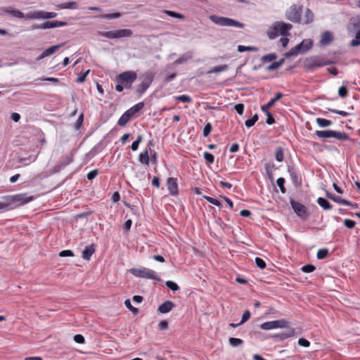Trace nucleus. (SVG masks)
Returning <instances> with one entry per match:
<instances>
[{"label":"nucleus","mask_w":360,"mask_h":360,"mask_svg":"<svg viewBox=\"0 0 360 360\" xmlns=\"http://www.w3.org/2000/svg\"><path fill=\"white\" fill-rule=\"evenodd\" d=\"M292 28L291 24L282 21L276 22L268 29L267 36L271 39L276 38L278 35L286 36Z\"/></svg>","instance_id":"nucleus-1"},{"label":"nucleus","mask_w":360,"mask_h":360,"mask_svg":"<svg viewBox=\"0 0 360 360\" xmlns=\"http://www.w3.org/2000/svg\"><path fill=\"white\" fill-rule=\"evenodd\" d=\"M332 63L333 61L330 60H326L321 56H314L306 58L303 61V66L308 70H313Z\"/></svg>","instance_id":"nucleus-2"},{"label":"nucleus","mask_w":360,"mask_h":360,"mask_svg":"<svg viewBox=\"0 0 360 360\" xmlns=\"http://www.w3.org/2000/svg\"><path fill=\"white\" fill-rule=\"evenodd\" d=\"M210 19L212 22L220 26L236 27L240 28H242L244 26L243 23L226 17H221L216 15H212L210 16Z\"/></svg>","instance_id":"nucleus-3"},{"label":"nucleus","mask_w":360,"mask_h":360,"mask_svg":"<svg viewBox=\"0 0 360 360\" xmlns=\"http://www.w3.org/2000/svg\"><path fill=\"white\" fill-rule=\"evenodd\" d=\"M133 32L130 29H121L117 30L98 32V35L106 37L108 39H119L122 37H129L132 35Z\"/></svg>","instance_id":"nucleus-4"},{"label":"nucleus","mask_w":360,"mask_h":360,"mask_svg":"<svg viewBox=\"0 0 360 360\" xmlns=\"http://www.w3.org/2000/svg\"><path fill=\"white\" fill-rule=\"evenodd\" d=\"M302 6L297 5L291 6L285 13L286 18L295 23H302Z\"/></svg>","instance_id":"nucleus-5"},{"label":"nucleus","mask_w":360,"mask_h":360,"mask_svg":"<svg viewBox=\"0 0 360 360\" xmlns=\"http://www.w3.org/2000/svg\"><path fill=\"white\" fill-rule=\"evenodd\" d=\"M313 45L312 41L311 39H304L300 44L295 46L294 48L291 49L288 52H287L285 56L288 58L292 56H297L300 53H304L309 50Z\"/></svg>","instance_id":"nucleus-6"},{"label":"nucleus","mask_w":360,"mask_h":360,"mask_svg":"<svg viewBox=\"0 0 360 360\" xmlns=\"http://www.w3.org/2000/svg\"><path fill=\"white\" fill-rule=\"evenodd\" d=\"M130 272L135 276L139 278H143L147 279H153L155 281H159L160 277L157 275V274L152 269L147 268L142 269H130Z\"/></svg>","instance_id":"nucleus-7"},{"label":"nucleus","mask_w":360,"mask_h":360,"mask_svg":"<svg viewBox=\"0 0 360 360\" xmlns=\"http://www.w3.org/2000/svg\"><path fill=\"white\" fill-rule=\"evenodd\" d=\"M154 78V75L153 72L148 71L143 73L141 77V84L137 86V92L139 94L142 95L145 91L147 90V89L150 86Z\"/></svg>","instance_id":"nucleus-8"},{"label":"nucleus","mask_w":360,"mask_h":360,"mask_svg":"<svg viewBox=\"0 0 360 360\" xmlns=\"http://www.w3.org/2000/svg\"><path fill=\"white\" fill-rule=\"evenodd\" d=\"M136 73L134 72H124L120 74L117 77V82L122 83L125 88H130L136 79Z\"/></svg>","instance_id":"nucleus-9"},{"label":"nucleus","mask_w":360,"mask_h":360,"mask_svg":"<svg viewBox=\"0 0 360 360\" xmlns=\"http://www.w3.org/2000/svg\"><path fill=\"white\" fill-rule=\"evenodd\" d=\"M288 322L285 319L276 320L272 321H267L261 324L260 328L262 330H268L275 328H288Z\"/></svg>","instance_id":"nucleus-10"},{"label":"nucleus","mask_w":360,"mask_h":360,"mask_svg":"<svg viewBox=\"0 0 360 360\" xmlns=\"http://www.w3.org/2000/svg\"><path fill=\"white\" fill-rule=\"evenodd\" d=\"M11 200L18 205H23L33 200V197L27 196L26 193H20L9 197Z\"/></svg>","instance_id":"nucleus-11"},{"label":"nucleus","mask_w":360,"mask_h":360,"mask_svg":"<svg viewBox=\"0 0 360 360\" xmlns=\"http://www.w3.org/2000/svg\"><path fill=\"white\" fill-rule=\"evenodd\" d=\"M68 23L66 22L62 21H47L41 24V25H36L33 27V29H50L55 28L58 27H63L67 25Z\"/></svg>","instance_id":"nucleus-12"},{"label":"nucleus","mask_w":360,"mask_h":360,"mask_svg":"<svg viewBox=\"0 0 360 360\" xmlns=\"http://www.w3.org/2000/svg\"><path fill=\"white\" fill-rule=\"evenodd\" d=\"M290 204L294 210L295 212L300 217H304L307 216V208L305 206L302 205L300 202H297L293 200H290Z\"/></svg>","instance_id":"nucleus-13"},{"label":"nucleus","mask_w":360,"mask_h":360,"mask_svg":"<svg viewBox=\"0 0 360 360\" xmlns=\"http://www.w3.org/2000/svg\"><path fill=\"white\" fill-rule=\"evenodd\" d=\"M167 187L172 195H176L179 193L176 179L169 177L167 180Z\"/></svg>","instance_id":"nucleus-14"},{"label":"nucleus","mask_w":360,"mask_h":360,"mask_svg":"<svg viewBox=\"0 0 360 360\" xmlns=\"http://www.w3.org/2000/svg\"><path fill=\"white\" fill-rule=\"evenodd\" d=\"M1 10L5 14H8L14 18L22 19L25 18V14L19 10H15L11 7H4Z\"/></svg>","instance_id":"nucleus-15"},{"label":"nucleus","mask_w":360,"mask_h":360,"mask_svg":"<svg viewBox=\"0 0 360 360\" xmlns=\"http://www.w3.org/2000/svg\"><path fill=\"white\" fill-rule=\"evenodd\" d=\"M73 161V155H68L66 156H64L61 158L59 163L56 166V171H60L63 169H64L67 165L72 163Z\"/></svg>","instance_id":"nucleus-16"},{"label":"nucleus","mask_w":360,"mask_h":360,"mask_svg":"<svg viewBox=\"0 0 360 360\" xmlns=\"http://www.w3.org/2000/svg\"><path fill=\"white\" fill-rule=\"evenodd\" d=\"M44 11H32L25 15V20L44 19Z\"/></svg>","instance_id":"nucleus-17"},{"label":"nucleus","mask_w":360,"mask_h":360,"mask_svg":"<svg viewBox=\"0 0 360 360\" xmlns=\"http://www.w3.org/2000/svg\"><path fill=\"white\" fill-rule=\"evenodd\" d=\"M333 40V37L332 33L329 31H326L322 33L319 43L321 45L326 46L330 44Z\"/></svg>","instance_id":"nucleus-18"},{"label":"nucleus","mask_w":360,"mask_h":360,"mask_svg":"<svg viewBox=\"0 0 360 360\" xmlns=\"http://www.w3.org/2000/svg\"><path fill=\"white\" fill-rule=\"evenodd\" d=\"M174 307V304L172 301H166L159 306L158 311L162 314H166L169 312Z\"/></svg>","instance_id":"nucleus-19"},{"label":"nucleus","mask_w":360,"mask_h":360,"mask_svg":"<svg viewBox=\"0 0 360 360\" xmlns=\"http://www.w3.org/2000/svg\"><path fill=\"white\" fill-rule=\"evenodd\" d=\"M94 252L95 248L94 244L86 246L84 250L82 251V257L85 260H89Z\"/></svg>","instance_id":"nucleus-20"},{"label":"nucleus","mask_w":360,"mask_h":360,"mask_svg":"<svg viewBox=\"0 0 360 360\" xmlns=\"http://www.w3.org/2000/svg\"><path fill=\"white\" fill-rule=\"evenodd\" d=\"M283 97V94L281 93V92H278L276 94V96H274V98L271 99L268 103L266 105H264L262 106V111H266L269 110V108H270L271 107H272L275 102H276L277 101H278L280 98H281Z\"/></svg>","instance_id":"nucleus-21"},{"label":"nucleus","mask_w":360,"mask_h":360,"mask_svg":"<svg viewBox=\"0 0 360 360\" xmlns=\"http://www.w3.org/2000/svg\"><path fill=\"white\" fill-rule=\"evenodd\" d=\"M295 335V330L292 328H288L285 332L280 333L275 335V338L279 340H285L288 338L292 337Z\"/></svg>","instance_id":"nucleus-22"},{"label":"nucleus","mask_w":360,"mask_h":360,"mask_svg":"<svg viewBox=\"0 0 360 360\" xmlns=\"http://www.w3.org/2000/svg\"><path fill=\"white\" fill-rule=\"evenodd\" d=\"M133 117V115L129 112V110H127L119 119L118 125L123 127L127 124V123L130 120V119Z\"/></svg>","instance_id":"nucleus-23"},{"label":"nucleus","mask_w":360,"mask_h":360,"mask_svg":"<svg viewBox=\"0 0 360 360\" xmlns=\"http://www.w3.org/2000/svg\"><path fill=\"white\" fill-rule=\"evenodd\" d=\"M331 138H335L339 141H346L349 139V136L345 132L332 130Z\"/></svg>","instance_id":"nucleus-24"},{"label":"nucleus","mask_w":360,"mask_h":360,"mask_svg":"<svg viewBox=\"0 0 360 360\" xmlns=\"http://www.w3.org/2000/svg\"><path fill=\"white\" fill-rule=\"evenodd\" d=\"M58 7L60 9H77L79 8V5L76 1H71L59 4Z\"/></svg>","instance_id":"nucleus-25"},{"label":"nucleus","mask_w":360,"mask_h":360,"mask_svg":"<svg viewBox=\"0 0 360 360\" xmlns=\"http://www.w3.org/2000/svg\"><path fill=\"white\" fill-rule=\"evenodd\" d=\"M314 20V13L309 10L307 9L305 12L304 17L303 20H302V24H309L311 22Z\"/></svg>","instance_id":"nucleus-26"},{"label":"nucleus","mask_w":360,"mask_h":360,"mask_svg":"<svg viewBox=\"0 0 360 360\" xmlns=\"http://www.w3.org/2000/svg\"><path fill=\"white\" fill-rule=\"evenodd\" d=\"M288 171L290 174V178L292 179V181L293 182L294 184L297 185L299 184V178H298V176L296 173V171L295 169L292 167H288Z\"/></svg>","instance_id":"nucleus-27"},{"label":"nucleus","mask_w":360,"mask_h":360,"mask_svg":"<svg viewBox=\"0 0 360 360\" xmlns=\"http://www.w3.org/2000/svg\"><path fill=\"white\" fill-rule=\"evenodd\" d=\"M317 203L323 209L326 210H330L332 208V206L330 205V202L326 200L323 198H319L317 199Z\"/></svg>","instance_id":"nucleus-28"},{"label":"nucleus","mask_w":360,"mask_h":360,"mask_svg":"<svg viewBox=\"0 0 360 360\" xmlns=\"http://www.w3.org/2000/svg\"><path fill=\"white\" fill-rule=\"evenodd\" d=\"M139 160L141 163L148 165L149 164V155L148 150L141 152L139 155Z\"/></svg>","instance_id":"nucleus-29"},{"label":"nucleus","mask_w":360,"mask_h":360,"mask_svg":"<svg viewBox=\"0 0 360 360\" xmlns=\"http://www.w3.org/2000/svg\"><path fill=\"white\" fill-rule=\"evenodd\" d=\"M316 122L320 127H326L332 124V121L324 118L318 117L316 119Z\"/></svg>","instance_id":"nucleus-30"},{"label":"nucleus","mask_w":360,"mask_h":360,"mask_svg":"<svg viewBox=\"0 0 360 360\" xmlns=\"http://www.w3.org/2000/svg\"><path fill=\"white\" fill-rule=\"evenodd\" d=\"M62 45L63 44H58V45L51 46V47L46 49L43 52H44V55L46 56V57L49 56L53 54L57 50H58L62 46Z\"/></svg>","instance_id":"nucleus-31"},{"label":"nucleus","mask_w":360,"mask_h":360,"mask_svg":"<svg viewBox=\"0 0 360 360\" xmlns=\"http://www.w3.org/2000/svg\"><path fill=\"white\" fill-rule=\"evenodd\" d=\"M229 68L227 65H223L219 66H216L213 69L209 70L207 72V74H212V73H218L220 72L226 71Z\"/></svg>","instance_id":"nucleus-32"},{"label":"nucleus","mask_w":360,"mask_h":360,"mask_svg":"<svg viewBox=\"0 0 360 360\" xmlns=\"http://www.w3.org/2000/svg\"><path fill=\"white\" fill-rule=\"evenodd\" d=\"M331 131L332 130L316 131V135L318 137L323 139L331 138Z\"/></svg>","instance_id":"nucleus-33"},{"label":"nucleus","mask_w":360,"mask_h":360,"mask_svg":"<svg viewBox=\"0 0 360 360\" xmlns=\"http://www.w3.org/2000/svg\"><path fill=\"white\" fill-rule=\"evenodd\" d=\"M192 58V53H187L183 56H181V57H179L176 61H175V63L176 64H181V63H184L185 62H186L187 60H188L189 59H191Z\"/></svg>","instance_id":"nucleus-34"},{"label":"nucleus","mask_w":360,"mask_h":360,"mask_svg":"<svg viewBox=\"0 0 360 360\" xmlns=\"http://www.w3.org/2000/svg\"><path fill=\"white\" fill-rule=\"evenodd\" d=\"M237 50L238 52H244V51H257L258 48L255 46H245L243 45L238 46Z\"/></svg>","instance_id":"nucleus-35"},{"label":"nucleus","mask_w":360,"mask_h":360,"mask_svg":"<svg viewBox=\"0 0 360 360\" xmlns=\"http://www.w3.org/2000/svg\"><path fill=\"white\" fill-rule=\"evenodd\" d=\"M144 106V103L143 102H140L133 107H131L130 109H129V112L133 115V116L138 112L139 110H141Z\"/></svg>","instance_id":"nucleus-36"},{"label":"nucleus","mask_w":360,"mask_h":360,"mask_svg":"<svg viewBox=\"0 0 360 360\" xmlns=\"http://www.w3.org/2000/svg\"><path fill=\"white\" fill-rule=\"evenodd\" d=\"M352 30L349 28V32H356L360 30V18L354 19L352 22Z\"/></svg>","instance_id":"nucleus-37"},{"label":"nucleus","mask_w":360,"mask_h":360,"mask_svg":"<svg viewBox=\"0 0 360 360\" xmlns=\"http://www.w3.org/2000/svg\"><path fill=\"white\" fill-rule=\"evenodd\" d=\"M277 58V56L275 53H269L264 55L262 57L261 60L264 63L271 62L275 60Z\"/></svg>","instance_id":"nucleus-38"},{"label":"nucleus","mask_w":360,"mask_h":360,"mask_svg":"<svg viewBox=\"0 0 360 360\" xmlns=\"http://www.w3.org/2000/svg\"><path fill=\"white\" fill-rule=\"evenodd\" d=\"M275 158L278 162H282L283 160V153L281 147L276 148Z\"/></svg>","instance_id":"nucleus-39"},{"label":"nucleus","mask_w":360,"mask_h":360,"mask_svg":"<svg viewBox=\"0 0 360 360\" xmlns=\"http://www.w3.org/2000/svg\"><path fill=\"white\" fill-rule=\"evenodd\" d=\"M120 16L121 14L120 13H113L110 14H103L98 16V18L102 19H115L120 18Z\"/></svg>","instance_id":"nucleus-40"},{"label":"nucleus","mask_w":360,"mask_h":360,"mask_svg":"<svg viewBox=\"0 0 360 360\" xmlns=\"http://www.w3.org/2000/svg\"><path fill=\"white\" fill-rule=\"evenodd\" d=\"M258 118L259 117L257 114L254 115L252 118L248 119L245 122V126L248 128L252 127L255 124V122L258 120Z\"/></svg>","instance_id":"nucleus-41"},{"label":"nucleus","mask_w":360,"mask_h":360,"mask_svg":"<svg viewBox=\"0 0 360 360\" xmlns=\"http://www.w3.org/2000/svg\"><path fill=\"white\" fill-rule=\"evenodd\" d=\"M203 198L205 200H207L210 203H211L212 205H214L217 207H222V205L220 202V201H219L218 200H217V199H215L214 198H212V197H210V196H207V195H204Z\"/></svg>","instance_id":"nucleus-42"},{"label":"nucleus","mask_w":360,"mask_h":360,"mask_svg":"<svg viewBox=\"0 0 360 360\" xmlns=\"http://www.w3.org/2000/svg\"><path fill=\"white\" fill-rule=\"evenodd\" d=\"M229 344L233 347L241 345L243 343V340L236 338H230L229 339Z\"/></svg>","instance_id":"nucleus-43"},{"label":"nucleus","mask_w":360,"mask_h":360,"mask_svg":"<svg viewBox=\"0 0 360 360\" xmlns=\"http://www.w3.org/2000/svg\"><path fill=\"white\" fill-rule=\"evenodd\" d=\"M285 181V179L283 177L278 178L276 181L277 186L279 187L282 193H285L286 192V189L284 187Z\"/></svg>","instance_id":"nucleus-44"},{"label":"nucleus","mask_w":360,"mask_h":360,"mask_svg":"<svg viewBox=\"0 0 360 360\" xmlns=\"http://www.w3.org/2000/svg\"><path fill=\"white\" fill-rule=\"evenodd\" d=\"M175 100L184 103H191L192 99L189 96L187 95H181L175 97Z\"/></svg>","instance_id":"nucleus-45"},{"label":"nucleus","mask_w":360,"mask_h":360,"mask_svg":"<svg viewBox=\"0 0 360 360\" xmlns=\"http://www.w3.org/2000/svg\"><path fill=\"white\" fill-rule=\"evenodd\" d=\"M328 250L327 249H319L317 252L316 257L319 259H323L327 257Z\"/></svg>","instance_id":"nucleus-46"},{"label":"nucleus","mask_w":360,"mask_h":360,"mask_svg":"<svg viewBox=\"0 0 360 360\" xmlns=\"http://www.w3.org/2000/svg\"><path fill=\"white\" fill-rule=\"evenodd\" d=\"M166 14H167L169 16L178 18V19H184V16L180 13H176L174 11H164Z\"/></svg>","instance_id":"nucleus-47"},{"label":"nucleus","mask_w":360,"mask_h":360,"mask_svg":"<svg viewBox=\"0 0 360 360\" xmlns=\"http://www.w3.org/2000/svg\"><path fill=\"white\" fill-rule=\"evenodd\" d=\"M203 157L205 161L209 164H212L214 161V155L210 153L205 152L203 154Z\"/></svg>","instance_id":"nucleus-48"},{"label":"nucleus","mask_w":360,"mask_h":360,"mask_svg":"<svg viewBox=\"0 0 360 360\" xmlns=\"http://www.w3.org/2000/svg\"><path fill=\"white\" fill-rule=\"evenodd\" d=\"M142 141V136L141 135H139L138 136L137 139L136 141H134L131 146V148L132 150L135 151L138 149L139 148V143Z\"/></svg>","instance_id":"nucleus-49"},{"label":"nucleus","mask_w":360,"mask_h":360,"mask_svg":"<svg viewBox=\"0 0 360 360\" xmlns=\"http://www.w3.org/2000/svg\"><path fill=\"white\" fill-rule=\"evenodd\" d=\"M124 304L126 306V307L129 309L133 314H137L138 313V309L137 308H135L131 304V301L127 299L125 300L124 302Z\"/></svg>","instance_id":"nucleus-50"},{"label":"nucleus","mask_w":360,"mask_h":360,"mask_svg":"<svg viewBox=\"0 0 360 360\" xmlns=\"http://www.w3.org/2000/svg\"><path fill=\"white\" fill-rule=\"evenodd\" d=\"M165 284L168 288L171 289L173 291H176L179 289L178 285L172 281H167Z\"/></svg>","instance_id":"nucleus-51"},{"label":"nucleus","mask_w":360,"mask_h":360,"mask_svg":"<svg viewBox=\"0 0 360 360\" xmlns=\"http://www.w3.org/2000/svg\"><path fill=\"white\" fill-rule=\"evenodd\" d=\"M250 318V312L249 310H245L242 316V319L239 324H243Z\"/></svg>","instance_id":"nucleus-52"},{"label":"nucleus","mask_w":360,"mask_h":360,"mask_svg":"<svg viewBox=\"0 0 360 360\" xmlns=\"http://www.w3.org/2000/svg\"><path fill=\"white\" fill-rule=\"evenodd\" d=\"M302 270L304 273H311L315 270V266L312 264H307L302 267Z\"/></svg>","instance_id":"nucleus-53"},{"label":"nucleus","mask_w":360,"mask_h":360,"mask_svg":"<svg viewBox=\"0 0 360 360\" xmlns=\"http://www.w3.org/2000/svg\"><path fill=\"white\" fill-rule=\"evenodd\" d=\"M255 263L257 266L261 269H264L266 267L265 262L259 257L255 258Z\"/></svg>","instance_id":"nucleus-54"},{"label":"nucleus","mask_w":360,"mask_h":360,"mask_svg":"<svg viewBox=\"0 0 360 360\" xmlns=\"http://www.w3.org/2000/svg\"><path fill=\"white\" fill-rule=\"evenodd\" d=\"M83 121H84L83 114H80L75 124V129H79L83 123Z\"/></svg>","instance_id":"nucleus-55"},{"label":"nucleus","mask_w":360,"mask_h":360,"mask_svg":"<svg viewBox=\"0 0 360 360\" xmlns=\"http://www.w3.org/2000/svg\"><path fill=\"white\" fill-rule=\"evenodd\" d=\"M211 129H212V125L210 122L207 123L203 129V136H207L210 131H211Z\"/></svg>","instance_id":"nucleus-56"},{"label":"nucleus","mask_w":360,"mask_h":360,"mask_svg":"<svg viewBox=\"0 0 360 360\" xmlns=\"http://www.w3.org/2000/svg\"><path fill=\"white\" fill-rule=\"evenodd\" d=\"M266 116H267V118H266V123L268 124H272L275 122V120L274 118L273 117L272 115L269 112V110H266V111H264Z\"/></svg>","instance_id":"nucleus-57"},{"label":"nucleus","mask_w":360,"mask_h":360,"mask_svg":"<svg viewBox=\"0 0 360 360\" xmlns=\"http://www.w3.org/2000/svg\"><path fill=\"white\" fill-rule=\"evenodd\" d=\"M356 223L353 220H351V219H346L344 220V225L349 228V229H352L354 227Z\"/></svg>","instance_id":"nucleus-58"},{"label":"nucleus","mask_w":360,"mask_h":360,"mask_svg":"<svg viewBox=\"0 0 360 360\" xmlns=\"http://www.w3.org/2000/svg\"><path fill=\"white\" fill-rule=\"evenodd\" d=\"M338 95L342 97L345 98L347 95V89L345 86H340L338 89Z\"/></svg>","instance_id":"nucleus-59"},{"label":"nucleus","mask_w":360,"mask_h":360,"mask_svg":"<svg viewBox=\"0 0 360 360\" xmlns=\"http://www.w3.org/2000/svg\"><path fill=\"white\" fill-rule=\"evenodd\" d=\"M60 257H72L74 256L73 252L70 250H63L59 253Z\"/></svg>","instance_id":"nucleus-60"},{"label":"nucleus","mask_w":360,"mask_h":360,"mask_svg":"<svg viewBox=\"0 0 360 360\" xmlns=\"http://www.w3.org/2000/svg\"><path fill=\"white\" fill-rule=\"evenodd\" d=\"M44 19H50L56 17L57 13L55 12H46L44 11Z\"/></svg>","instance_id":"nucleus-61"},{"label":"nucleus","mask_w":360,"mask_h":360,"mask_svg":"<svg viewBox=\"0 0 360 360\" xmlns=\"http://www.w3.org/2000/svg\"><path fill=\"white\" fill-rule=\"evenodd\" d=\"M234 108L239 115H242L244 111V105L243 103L236 104Z\"/></svg>","instance_id":"nucleus-62"},{"label":"nucleus","mask_w":360,"mask_h":360,"mask_svg":"<svg viewBox=\"0 0 360 360\" xmlns=\"http://www.w3.org/2000/svg\"><path fill=\"white\" fill-rule=\"evenodd\" d=\"M298 344L300 346L307 347L309 346L310 342L307 340L302 338L299 339Z\"/></svg>","instance_id":"nucleus-63"},{"label":"nucleus","mask_w":360,"mask_h":360,"mask_svg":"<svg viewBox=\"0 0 360 360\" xmlns=\"http://www.w3.org/2000/svg\"><path fill=\"white\" fill-rule=\"evenodd\" d=\"M74 340L77 343L82 344L84 342V338L82 335L77 334L74 336Z\"/></svg>","instance_id":"nucleus-64"}]
</instances>
